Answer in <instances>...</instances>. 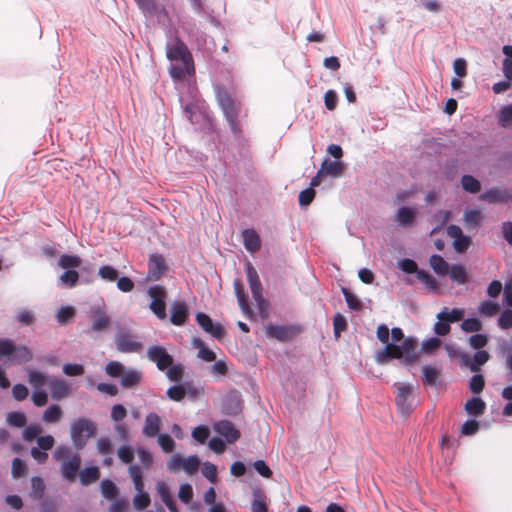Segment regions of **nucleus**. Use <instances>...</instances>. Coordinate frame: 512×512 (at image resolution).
<instances>
[{
  "instance_id": "nucleus-29",
  "label": "nucleus",
  "mask_w": 512,
  "mask_h": 512,
  "mask_svg": "<svg viewBox=\"0 0 512 512\" xmlns=\"http://www.w3.org/2000/svg\"><path fill=\"white\" fill-rule=\"evenodd\" d=\"M50 377L46 376L43 372L36 370H28V382L34 390L43 389L48 385Z\"/></svg>"
},
{
  "instance_id": "nucleus-17",
  "label": "nucleus",
  "mask_w": 512,
  "mask_h": 512,
  "mask_svg": "<svg viewBox=\"0 0 512 512\" xmlns=\"http://www.w3.org/2000/svg\"><path fill=\"white\" fill-rule=\"evenodd\" d=\"M222 410L227 415H237L242 410L241 394L236 390L229 391L222 400Z\"/></svg>"
},
{
  "instance_id": "nucleus-38",
  "label": "nucleus",
  "mask_w": 512,
  "mask_h": 512,
  "mask_svg": "<svg viewBox=\"0 0 512 512\" xmlns=\"http://www.w3.org/2000/svg\"><path fill=\"white\" fill-rule=\"evenodd\" d=\"M429 263L431 268L438 275H446L449 271L448 263L438 254H433L429 259Z\"/></svg>"
},
{
  "instance_id": "nucleus-54",
  "label": "nucleus",
  "mask_w": 512,
  "mask_h": 512,
  "mask_svg": "<svg viewBox=\"0 0 512 512\" xmlns=\"http://www.w3.org/2000/svg\"><path fill=\"white\" fill-rule=\"evenodd\" d=\"M398 268L401 269L403 272L408 274H415L417 276V272H419V268L417 266V263L410 258H404L398 261L397 263Z\"/></svg>"
},
{
  "instance_id": "nucleus-63",
  "label": "nucleus",
  "mask_w": 512,
  "mask_h": 512,
  "mask_svg": "<svg viewBox=\"0 0 512 512\" xmlns=\"http://www.w3.org/2000/svg\"><path fill=\"white\" fill-rule=\"evenodd\" d=\"M210 435V430L205 425H199L192 431V438L199 442L200 444H204Z\"/></svg>"
},
{
  "instance_id": "nucleus-10",
  "label": "nucleus",
  "mask_w": 512,
  "mask_h": 512,
  "mask_svg": "<svg viewBox=\"0 0 512 512\" xmlns=\"http://www.w3.org/2000/svg\"><path fill=\"white\" fill-rule=\"evenodd\" d=\"M36 442L37 446L31 448L30 455L38 464H44L48 459V451L55 444V439L52 435H44L38 436Z\"/></svg>"
},
{
  "instance_id": "nucleus-64",
  "label": "nucleus",
  "mask_w": 512,
  "mask_h": 512,
  "mask_svg": "<svg viewBox=\"0 0 512 512\" xmlns=\"http://www.w3.org/2000/svg\"><path fill=\"white\" fill-rule=\"evenodd\" d=\"M498 326L502 330H508L512 327V310L507 308L503 310L498 318Z\"/></svg>"
},
{
  "instance_id": "nucleus-18",
  "label": "nucleus",
  "mask_w": 512,
  "mask_h": 512,
  "mask_svg": "<svg viewBox=\"0 0 512 512\" xmlns=\"http://www.w3.org/2000/svg\"><path fill=\"white\" fill-rule=\"evenodd\" d=\"M216 433L225 438L227 443H234L240 438V432L229 420H220L213 426Z\"/></svg>"
},
{
  "instance_id": "nucleus-14",
  "label": "nucleus",
  "mask_w": 512,
  "mask_h": 512,
  "mask_svg": "<svg viewBox=\"0 0 512 512\" xmlns=\"http://www.w3.org/2000/svg\"><path fill=\"white\" fill-rule=\"evenodd\" d=\"M81 455L76 452L60 464V473L64 480L74 482L81 466Z\"/></svg>"
},
{
  "instance_id": "nucleus-28",
  "label": "nucleus",
  "mask_w": 512,
  "mask_h": 512,
  "mask_svg": "<svg viewBox=\"0 0 512 512\" xmlns=\"http://www.w3.org/2000/svg\"><path fill=\"white\" fill-rule=\"evenodd\" d=\"M440 370L432 365H424L422 367V381L427 386H437Z\"/></svg>"
},
{
  "instance_id": "nucleus-15",
  "label": "nucleus",
  "mask_w": 512,
  "mask_h": 512,
  "mask_svg": "<svg viewBox=\"0 0 512 512\" xmlns=\"http://www.w3.org/2000/svg\"><path fill=\"white\" fill-rule=\"evenodd\" d=\"M197 324L212 337L220 340L224 337L225 331L220 323H215L213 320L204 312H198L196 314Z\"/></svg>"
},
{
  "instance_id": "nucleus-16",
  "label": "nucleus",
  "mask_w": 512,
  "mask_h": 512,
  "mask_svg": "<svg viewBox=\"0 0 512 512\" xmlns=\"http://www.w3.org/2000/svg\"><path fill=\"white\" fill-rule=\"evenodd\" d=\"M166 261L159 253L149 256L147 278L151 281H158L166 271Z\"/></svg>"
},
{
  "instance_id": "nucleus-25",
  "label": "nucleus",
  "mask_w": 512,
  "mask_h": 512,
  "mask_svg": "<svg viewBox=\"0 0 512 512\" xmlns=\"http://www.w3.org/2000/svg\"><path fill=\"white\" fill-rule=\"evenodd\" d=\"M415 218V211L407 206L400 207L395 215V221L399 226L403 228L411 227L415 221Z\"/></svg>"
},
{
  "instance_id": "nucleus-2",
  "label": "nucleus",
  "mask_w": 512,
  "mask_h": 512,
  "mask_svg": "<svg viewBox=\"0 0 512 512\" xmlns=\"http://www.w3.org/2000/svg\"><path fill=\"white\" fill-rule=\"evenodd\" d=\"M416 346V339L407 337L399 345L387 344L383 349L378 350L375 360L378 364H385L392 359H398L404 365H411L417 360Z\"/></svg>"
},
{
  "instance_id": "nucleus-61",
  "label": "nucleus",
  "mask_w": 512,
  "mask_h": 512,
  "mask_svg": "<svg viewBox=\"0 0 512 512\" xmlns=\"http://www.w3.org/2000/svg\"><path fill=\"white\" fill-rule=\"evenodd\" d=\"M74 315H75L74 307L63 306L57 311L56 318L60 324H65L70 319H72L74 317Z\"/></svg>"
},
{
  "instance_id": "nucleus-32",
  "label": "nucleus",
  "mask_w": 512,
  "mask_h": 512,
  "mask_svg": "<svg viewBox=\"0 0 512 512\" xmlns=\"http://www.w3.org/2000/svg\"><path fill=\"white\" fill-rule=\"evenodd\" d=\"M343 170V164L337 160L326 159L321 165V172L324 175L338 177Z\"/></svg>"
},
{
  "instance_id": "nucleus-11",
  "label": "nucleus",
  "mask_w": 512,
  "mask_h": 512,
  "mask_svg": "<svg viewBox=\"0 0 512 512\" xmlns=\"http://www.w3.org/2000/svg\"><path fill=\"white\" fill-rule=\"evenodd\" d=\"M245 272H246L247 281L249 283L252 297L255 300V302L259 306H261L265 302L263 294H262V290H263L262 284L260 282V279H259L256 269L253 267V265L249 261H247L245 263Z\"/></svg>"
},
{
  "instance_id": "nucleus-40",
  "label": "nucleus",
  "mask_w": 512,
  "mask_h": 512,
  "mask_svg": "<svg viewBox=\"0 0 512 512\" xmlns=\"http://www.w3.org/2000/svg\"><path fill=\"white\" fill-rule=\"evenodd\" d=\"M100 491L102 496L107 500H113L118 493L117 486L110 479H103L100 482Z\"/></svg>"
},
{
  "instance_id": "nucleus-20",
  "label": "nucleus",
  "mask_w": 512,
  "mask_h": 512,
  "mask_svg": "<svg viewBox=\"0 0 512 512\" xmlns=\"http://www.w3.org/2000/svg\"><path fill=\"white\" fill-rule=\"evenodd\" d=\"M170 322L175 326H182L188 319V307L184 301L175 300L170 308Z\"/></svg>"
},
{
  "instance_id": "nucleus-53",
  "label": "nucleus",
  "mask_w": 512,
  "mask_h": 512,
  "mask_svg": "<svg viewBox=\"0 0 512 512\" xmlns=\"http://www.w3.org/2000/svg\"><path fill=\"white\" fill-rule=\"evenodd\" d=\"M150 310L159 318L163 320L167 317L165 299L158 300L154 299L149 305Z\"/></svg>"
},
{
  "instance_id": "nucleus-49",
  "label": "nucleus",
  "mask_w": 512,
  "mask_h": 512,
  "mask_svg": "<svg viewBox=\"0 0 512 512\" xmlns=\"http://www.w3.org/2000/svg\"><path fill=\"white\" fill-rule=\"evenodd\" d=\"M126 367L119 361H109L105 366V372L110 377H121Z\"/></svg>"
},
{
  "instance_id": "nucleus-6",
  "label": "nucleus",
  "mask_w": 512,
  "mask_h": 512,
  "mask_svg": "<svg viewBox=\"0 0 512 512\" xmlns=\"http://www.w3.org/2000/svg\"><path fill=\"white\" fill-rule=\"evenodd\" d=\"M138 9L141 11L143 16L148 19H155L158 24L169 27L171 18L169 13L162 3L158 0H134Z\"/></svg>"
},
{
  "instance_id": "nucleus-44",
  "label": "nucleus",
  "mask_w": 512,
  "mask_h": 512,
  "mask_svg": "<svg viewBox=\"0 0 512 512\" xmlns=\"http://www.w3.org/2000/svg\"><path fill=\"white\" fill-rule=\"evenodd\" d=\"M45 492V484L41 477L34 476L31 478V497L41 499Z\"/></svg>"
},
{
  "instance_id": "nucleus-5",
  "label": "nucleus",
  "mask_w": 512,
  "mask_h": 512,
  "mask_svg": "<svg viewBox=\"0 0 512 512\" xmlns=\"http://www.w3.org/2000/svg\"><path fill=\"white\" fill-rule=\"evenodd\" d=\"M32 357V351L27 346H17L8 338H0V359H6L11 364L19 365L29 362Z\"/></svg>"
},
{
  "instance_id": "nucleus-60",
  "label": "nucleus",
  "mask_w": 512,
  "mask_h": 512,
  "mask_svg": "<svg viewBox=\"0 0 512 512\" xmlns=\"http://www.w3.org/2000/svg\"><path fill=\"white\" fill-rule=\"evenodd\" d=\"M184 372V366L181 363L173 364L167 368L166 376L170 381L178 382Z\"/></svg>"
},
{
  "instance_id": "nucleus-43",
  "label": "nucleus",
  "mask_w": 512,
  "mask_h": 512,
  "mask_svg": "<svg viewBox=\"0 0 512 512\" xmlns=\"http://www.w3.org/2000/svg\"><path fill=\"white\" fill-rule=\"evenodd\" d=\"M42 433V427L38 423L27 425L22 431V438L26 442H31Z\"/></svg>"
},
{
  "instance_id": "nucleus-21",
  "label": "nucleus",
  "mask_w": 512,
  "mask_h": 512,
  "mask_svg": "<svg viewBox=\"0 0 512 512\" xmlns=\"http://www.w3.org/2000/svg\"><path fill=\"white\" fill-rule=\"evenodd\" d=\"M48 386L50 390V396L54 400L63 399L70 393V385L64 379L50 377Z\"/></svg>"
},
{
  "instance_id": "nucleus-22",
  "label": "nucleus",
  "mask_w": 512,
  "mask_h": 512,
  "mask_svg": "<svg viewBox=\"0 0 512 512\" xmlns=\"http://www.w3.org/2000/svg\"><path fill=\"white\" fill-rule=\"evenodd\" d=\"M161 426V418L155 412H150L146 415L142 434L147 438L158 436Z\"/></svg>"
},
{
  "instance_id": "nucleus-35",
  "label": "nucleus",
  "mask_w": 512,
  "mask_h": 512,
  "mask_svg": "<svg viewBox=\"0 0 512 512\" xmlns=\"http://www.w3.org/2000/svg\"><path fill=\"white\" fill-rule=\"evenodd\" d=\"M448 273L451 280L459 285L465 284L468 279V274L461 264H453L449 267Z\"/></svg>"
},
{
  "instance_id": "nucleus-41",
  "label": "nucleus",
  "mask_w": 512,
  "mask_h": 512,
  "mask_svg": "<svg viewBox=\"0 0 512 512\" xmlns=\"http://www.w3.org/2000/svg\"><path fill=\"white\" fill-rule=\"evenodd\" d=\"M97 317L92 322L91 329L95 332H103L105 331L110 323L109 317L105 314V312L101 309L96 311Z\"/></svg>"
},
{
  "instance_id": "nucleus-8",
  "label": "nucleus",
  "mask_w": 512,
  "mask_h": 512,
  "mask_svg": "<svg viewBox=\"0 0 512 512\" xmlns=\"http://www.w3.org/2000/svg\"><path fill=\"white\" fill-rule=\"evenodd\" d=\"M116 349L121 353H139L143 345L136 339L132 331L126 327H120L116 331L114 339Z\"/></svg>"
},
{
  "instance_id": "nucleus-55",
  "label": "nucleus",
  "mask_w": 512,
  "mask_h": 512,
  "mask_svg": "<svg viewBox=\"0 0 512 512\" xmlns=\"http://www.w3.org/2000/svg\"><path fill=\"white\" fill-rule=\"evenodd\" d=\"M461 329L466 333L478 332L482 329V323L477 318H467L462 321Z\"/></svg>"
},
{
  "instance_id": "nucleus-3",
  "label": "nucleus",
  "mask_w": 512,
  "mask_h": 512,
  "mask_svg": "<svg viewBox=\"0 0 512 512\" xmlns=\"http://www.w3.org/2000/svg\"><path fill=\"white\" fill-rule=\"evenodd\" d=\"M215 94L217 103L229 124L231 132L235 136H239L241 129L238 122V108L236 104L233 102L226 89L223 87H217Z\"/></svg>"
},
{
  "instance_id": "nucleus-12",
  "label": "nucleus",
  "mask_w": 512,
  "mask_h": 512,
  "mask_svg": "<svg viewBox=\"0 0 512 512\" xmlns=\"http://www.w3.org/2000/svg\"><path fill=\"white\" fill-rule=\"evenodd\" d=\"M147 357L161 371H164L173 363V357L161 345L150 346L147 350Z\"/></svg>"
},
{
  "instance_id": "nucleus-48",
  "label": "nucleus",
  "mask_w": 512,
  "mask_h": 512,
  "mask_svg": "<svg viewBox=\"0 0 512 512\" xmlns=\"http://www.w3.org/2000/svg\"><path fill=\"white\" fill-rule=\"evenodd\" d=\"M98 275L105 281L114 282L118 278L119 272L111 265H103L99 268Z\"/></svg>"
},
{
  "instance_id": "nucleus-31",
  "label": "nucleus",
  "mask_w": 512,
  "mask_h": 512,
  "mask_svg": "<svg viewBox=\"0 0 512 512\" xmlns=\"http://www.w3.org/2000/svg\"><path fill=\"white\" fill-rule=\"evenodd\" d=\"M486 403L480 397H472L465 404V410L469 415L480 416L484 413Z\"/></svg>"
},
{
  "instance_id": "nucleus-46",
  "label": "nucleus",
  "mask_w": 512,
  "mask_h": 512,
  "mask_svg": "<svg viewBox=\"0 0 512 512\" xmlns=\"http://www.w3.org/2000/svg\"><path fill=\"white\" fill-rule=\"evenodd\" d=\"M438 321L434 324V332L438 336H445L450 332V323L445 318V313L437 314Z\"/></svg>"
},
{
  "instance_id": "nucleus-24",
  "label": "nucleus",
  "mask_w": 512,
  "mask_h": 512,
  "mask_svg": "<svg viewBox=\"0 0 512 512\" xmlns=\"http://www.w3.org/2000/svg\"><path fill=\"white\" fill-rule=\"evenodd\" d=\"M142 379V372L135 369V368H126L125 372H123L121 379H120V385L122 388H134L139 385L140 381Z\"/></svg>"
},
{
  "instance_id": "nucleus-45",
  "label": "nucleus",
  "mask_w": 512,
  "mask_h": 512,
  "mask_svg": "<svg viewBox=\"0 0 512 512\" xmlns=\"http://www.w3.org/2000/svg\"><path fill=\"white\" fill-rule=\"evenodd\" d=\"M157 442L164 453L173 452L176 446L174 439L167 433L158 434Z\"/></svg>"
},
{
  "instance_id": "nucleus-50",
  "label": "nucleus",
  "mask_w": 512,
  "mask_h": 512,
  "mask_svg": "<svg viewBox=\"0 0 512 512\" xmlns=\"http://www.w3.org/2000/svg\"><path fill=\"white\" fill-rule=\"evenodd\" d=\"M251 512H267L265 496L260 491H254Z\"/></svg>"
},
{
  "instance_id": "nucleus-57",
  "label": "nucleus",
  "mask_w": 512,
  "mask_h": 512,
  "mask_svg": "<svg viewBox=\"0 0 512 512\" xmlns=\"http://www.w3.org/2000/svg\"><path fill=\"white\" fill-rule=\"evenodd\" d=\"M469 345L476 350H482L488 343V337L486 334L476 333L469 337Z\"/></svg>"
},
{
  "instance_id": "nucleus-4",
  "label": "nucleus",
  "mask_w": 512,
  "mask_h": 512,
  "mask_svg": "<svg viewBox=\"0 0 512 512\" xmlns=\"http://www.w3.org/2000/svg\"><path fill=\"white\" fill-rule=\"evenodd\" d=\"M97 428L93 421L86 418H78L70 425V437L76 450H82L90 437L96 434Z\"/></svg>"
},
{
  "instance_id": "nucleus-30",
  "label": "nucleus",
  "mask_w": 512,
  "mask_h": 512,
  "mask_svg": "<svg viewBox=\"0 0 512 512\" xmlns=\"http://www.w3.org/2000/svg\"><path fill=\"white\" fill-rule=\"evenodd\" d=\"M63 416L61 407L58 404H51L42 414L43 422L53 424L60 421Z\"/></svg>"
},
{
  "instance_id": "nucleus-39",
  "label": "nucleus",
  "mask_w": 512,
  "mask_h": 512,
  "mask_svg": "<svg viewBox=\"0 0 512 512\" xmlns=\"http://www.w3.org/2000/svg\"><path fill=\"white\" fill-rule=\"evenodd\" d=\"M81 264L82 260L77 255L63 254L60 256L58 260V265L66 270H73L74 268H79Z\"/></svg>"
},
{
  "instance_id": "nucleus-58",
  "label": "nucleus",
  "mask_w": 512,
  "mask_h": 512,
  "mask_svg": "<svg viewBox=\"0 0 512 512\" xmlns=\"http://www.w3.org/2000/svg\"><path fill=\"white\" fill-rule=\"evenodd\" d=\"M484 386L485 380L483 375L479 374L478 372L475 373L469 381V389L471 392L474 394H479L484 389Z\"/></svg>"
},
{
  "instance_id": "nucleus-36",
  "label": "nucleus",
  "mask_w": 512,
  "mask_h": 512,
  "mask_svg": "<svg viewBox=\"0 0 512 512\" xmlns=\"http://www.w3.org/2000/svg\"><path fill=\"white\" fill-rule=\"evenodd\" d=\"M461 185L464 191L476 194L481 190V183L474 176L466 174L461 177Z\"/></svg>"
},
{
  "instance_id": "nucleus-56",
  "label": "nucleus",
  "mask_w": 512,
  "mask_h": 512,
  "mask_svg": "<svg viewBox=\"0 0 512 512\" xmlns=\"http://www.w3.org/2000/svg\"><path fill=\"white\" fill-rule=\"evenodd\" d=\"M118 458L125 464H130L134 459V450L130 445H121L117 450Z\"/></svg>"
},
{
  "instance_id": "nucleus-33",
  "label": "nucleus",
  "mask_w": 512,
  "mask_h": 512,
  "mask_svg": "<svg viewBox=\"0 0 512 512\" xmlns=\"http://www.w3.org/2000/svg\"><path fill=\"white\" fill-rule=\"evenodd\" d=\"M128 473L135 490L142 493V491H144V483L141 468L137 464H130Z\"/></svg>"
},
{
  "instance_id": "nucleus-23",
  "label": "nucleus",
  "mask_w": 512,
  "mask_h": 512,
  "mask_svg": "<svg viewBox=\"0 0 512 512\" xmlns=\"http://www.w3.org/2000/svg\"><path fill=\"white\" fill-rule=\"evenodd\" d=\"M242 239L245 249L250 253L257 252L261 247V239L254 229H244Z\"/></svg>"
},
{
  "instance_id": "nucleus-7",
  "label": "nucleus",
  "mask_w": 512,
  "mask_h": 512,
  "mask_svg": "<svg viewBox=\"0 0 512 512\" xmlns=\"http://www.w3.org/2000/svg\"><path fill=\"white\" fill-rule=\"evenodd\" d=\"M397 394L395 402L399 413L403 417H407L415 408V395L413 388L409 383L401 382L396 383Z\"/></svg>"
},
{
  "instance_id": "nucleus-13",
  "label": "nucleus",
  "mask_w": 512,
  "mask_h": 512,
  "mask_svg": "<svg viewBox=\"0 0 512 512\" xmlns=\"http://www.w3.org/2000/svg\"><path fill=\"white\" fill-rule=\"evenodd\" d=\"M459 357L462 366L469 368L471 372L477 373L480 371V367L488 362L490 355L485 350H477L473 356L463 352Z\"/></svg>"
},
{
  "instance_id": "nucleus-47",
  "label": "nucleus",
  "mask_w": 512,
  "mask_h": 512,
  "mask_svg": "<svg viewBox=\"0 0 512 512\" xmlns=\"http://www.w3.org/2000/svg\"><path fill=\"white\" fill-rule=\"evenodd\" d=\"M200 466V460L196 455H190L183 459L182 468L187 475H193Z\"/></svg>"
},
{
  "instance_id": "nucleus-59",
  "label": "nucleus",
  "mask_w": 512,
  "mask_h": 512,
  "mask_svg": "<svg viewBox=\"0 0 512 512\" xmlns=\"http://www.w3.org/2000/svg\"><path fill=\"white\" fill-rule=\"evenodd\" d=\"M72 449L67 445H58L53 452V459L58 462H63L72 456Z\"/></svg>"
},
{
  "instance_id": "nucleus-51",
  "label": "nucleus",
  "mask_w": 512,
  "mask_h": 512,
  "mask_svg": "<svg viewBox=\"0 0 512 512\" xmlns=\"http://www.w3.org/2000/svg\"><path fill=\"white\" fill-rule=\"evenodd\" d=\"M78 279L79 273L74 269L66 270L60 276L61 283L68 288L74 287L77 284Z\"/></svg>"
},
{
  "instance_id": "nucleus-19",
  "label": "nucleus",
  "mask_w": 512,
  "mask_h": 512,
  "mask_svg": "<svg viewBox=\"0 0 512 512\" xmlns=\"http://www.w3.org/2000/svg\"><path fill=\"white\" fill-rule=\"evenodd\" d=\"M479 198L490 204L506 202L512 199V190L492 187L483 192Z\"/></svg>"
},
{
  "instance_id": "nucleus-42",
  "label": "nucleus",
  "mask_w": 512,
  "mask_h": 512,
  "mask_svg": "<svg viewBox=\"0 0 512 512\" xmlns=\"http://www.w3.org/2000/svg\"><path fill=\"white\" fill-rule=\"evenodd\" d=\"M6 422L9 426L20 428L26 424V415L22 411H12L7 413Z\"/></svg>"
},
{
  "instance_id": "nucleus-37",
  "label": "nucleus",
  "mask_w": 512,
  "mask_h": 512,
  "mask_svg": "<svg viewBox=\"0 0 512 512\" xmlns=\"http://www.w3.org/2000/svg\"><path fill=\"white\" fill-rule=\"evenodd\" d=\"M500 310V305L492 300H484L478 306V313L482 317H493Z\"/></svg>"
},
{
  "instance_id": "nucleus-1",
  "label": "nucleus",
  "mask_w": 512,
  "mask_h": 512,
  "mask_svg": "<svg viewBox=\"0 0 512 512\" xmlns=\"http://www.w3.org/2000/svg\"><path fill=\"white\" fill-rule=\"evenodd\" d=\"M166 57L171 62L169 74L173 80H182L186 75L194 73L192 54L179 37L167 42Z\"/></svg>"
},
{
  "instance_id": "nucleus-34",
  "label": "nucleus",
  "mask_w": 512,
  "mask_h": 512,
  "mask_svg": "<svg viewBox=\"0 0 512 512\" xmlns=\"http://www.w3.org/2000/svg\"><path fill=\"white\" fill-rule=\"evenodd\" d=\"M416 278L423 283L426 289L430 292L437 293L439 291V285L435 278L426 270H419Z\"/></svg>"
},
{
  "instance_id": "nucleus-27",
  "label": "nucleus",
  "mask_w": 512,
  "mask_h": 512,
  "mask_svg": "<svg viewBox=\"0 0 512 512\" xmlns=\"http://www.w3.org/2000/svg\"><path fill=\"white\" fill-rule=\"evenodd\" d=\"M79 482L83 486H88L96 482L100 477V470L97 466H89L78 472Z\"/></svg>"
},
{
  "instance_id": "nucleus-62",
  "label": "nucleus",
  "mask_w": 512,
  "mask_h": 512,
  "mask_svg": "<svg viewBox=\"0 0 512 512\" xmlns=\"http://www.w3.org/2000/svg\"><path fill=\"white\" fill-rule=\"evenodd\" d=\"M498 121L502 127H508L512 124V104L501 108Z\"/></svg>"
},
{
  "instance_id": "nucleus-52",
  "label": "nucleus",
  "mask_w": 512,
  "mask_h": 512,
  "mask_svg": "<svg viewBox=\"0 0 512 512\" xmlns=\"http://www.w3.org/2000/svg\"><path fill=\"white\" fill-rule=\"evenodd\" d=\"M202 475L212 484L216 483L217 480V467L209 462L206 461L202 464L201 469Z\"/></svg>"
},
{
  "instance_id": "nucleus-26",
  "label": "nucleus",
  "mask_w": 512,
  "mask_h": 512,
  "mask_svg": "<svg viewBox=\"0 0 512 512\" xmlns=\"http://www.w3.org/2000/svg\"><path fill=\"white\" fill-rule=\"evenodd\" d=\"M181 107L183 108L185 117L191 124H197L200 122L202 118V113L200 111L199 105L195 101H190L184 103L182 98H180Z\"/></svg>"
},
{
  "instance_id": "nucleus-9",
  "label": "nucleus",
  "mask_w": 512,
  "mask_h": 512,
  "mask_svg": "<svg viewBox=\"0 0 512 512\" xmlns=\"http://www.w3.org/2000/svg\"><path fill=\"white\" fill-rule=\"evenodd\" d=\"M266 335L280 342H288L301 332L299 325L268 324L265 328Z\"/></svg>"
}]
</instances>
